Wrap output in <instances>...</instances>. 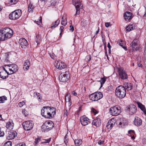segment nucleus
<instances>
[{
  "mask_svg": "<svg viewBox=\"0 0 146 146\" xmlns=\"http://www.w3.org/2000/svg\"><path fill=\"white\" fill-rule=\"evenodd\" d=\"M125 88L122 86H118L115 90V94L119 98L122 99L124 98L126 95Z\"/></svg>",
  "mask_w": 146,
  "mask_h": 146,
  "instance_id": "1",
  "label": "nucleus"
},
{
  "mask_svg": "<svg viewBox=\"0 0 146 146\" xmlns=\"http://www.w3.org/2000/svg\"><path fill=\"white\" fill-rule=\"evenodd\" d=\"M1 36L3 37L1 41H4L10 38L13 34L12 30L9 28H4L2 29Z\"/></svg>",
  "mask_w": 146,
  "mask_h": 146,
  "instance_id": "2",
  "label": "nucleus"
},
{
  "mask_svg": "<svg viewBox=\"0 0 146 146\" xmlns=\"http://www.w3.org/2000/svg\"><path fill=\"white\" fill-rule=\"evenodd\" d=\"M54 126V123L51 121L45 122L41 126V129L43 131H48L51 130Z\"/></svg>",
  "mask_w": 146,
  "mask_h": 146,
  "instance_id": "3",
  "label": "nucleus"
},
{
  "mask_svg": "<svg viewBox=\"0 0 146 146\" xmlns=\"http://www.w3.org/2000/svg\"><path fill=\"white\" fill-rule=\"evenodd\" d=\"M21 14V10L20 9H18L11 13L9 15V18L11 20H16L19 18Z\"/></svg>",
  "mask_w": 146,
  "mask_h": 146,
  "instance_id": "4",
  "label": "nucleus"
},
{
  "mask_svg": "<svg viewBox=\"0 0 146 146\" xmlns=\"http://www.w3.org/2000/svg\"><path fill=\"white\" fill-rule=\"evenodd\" d=\"M103 97V94L100 92H97L93 93L89 96L90 99L94 101H97L101 99Z\"/></svg>",
  "mask_w": 146,
  "mask_h": 146,
  "instance_id": "5",
  "label": "nucleus"
},
{
  "mask_svg": "<svg viewBox=\"0 0 146 146\" xmlns=\"http://www.w3.org/2000/svg\"><path fill=\"white\" fill-rule=\"evenodd\" d=\"M5 67L8 68L9 72V74H13L16 72L18 69V67L17 65L14 64H7L4 66Z\"/></svg>",
  "mask_w": 146,
  "mask_h": 146,
  "instance_id": "6",
  "label": "nucleus"
},
{
  "mask_svg": "<svg viewBox=\"0 0 146 146\" xmlns=\"http://www.w3.org/2000/svg\"><path fill=\"white\" fill-rule=\"evenodd\" d=\"M118 70L119 76L121 80H124L127 78L128 75L123 67L118 68Z\"/></svg>",
  "mask_w": 146,
  "mask_h": 146,
  "instance_id": "7",
  "label": "nucleus"
},
{
  "mask_svg": "<svg viewBox=\"0 0 146 146\" xmlns=\"http://www.w3.org/2000/svg\"><path fill=\"white\" fill-rule=\"evenodd\" d=\"M22 125L25 130L29 131L33 128L34 123L31 121H27L23 123Z\"/></svg>",
  "mask_w": 146,
  "mask_h": 146,
  "instance_id": "8",
  "label": "nucleus"
},
{
  "mask_svg": "<svg viewBox=\"0 0 146 146\" xmlns=\"http://www.w3.org/2000/svg\"><path fill=\"white\" fill-rule=\"evenodd\" d=\"M110 112L112 115H117L121 112L120 108L119 107L116 106L112 107L110 109Z\"/></svg>",
  "mask_w": 146,
  "mask_h": 146,
  "instance_id": "9",
  "label": "nucleus"
},
{
  "mask_svg": "<svg viewBox=\"0 0 146 146\" xmlns=\"http://www.w3.org/2000/svg\"><path fill=\"white\" fill-rule=\"evenodd\" d=\"M69 77V72L66 71L65 73H62L60 74L59 76V79L61 82H66L68 80Z\"/></svg>",
  "mask_w": 146,
  "mask_h": 146,
  "instance_id": "10",
  "label": "nucleus"
},
{
  "mask_svg": "<svg viewBox=\"0 0 146 146\" xmlns=\"http://www.w3.org/2000/svg\"><path fill=\"white\" fill-rule=\"evenodd\" d=\"M137 107L133 104H131L127 107V111L130 115L135 114L137 112Z\"/></svg>",
  "mask_w": 146,
  "mask_h": 146,
  "instance_id": "11",
  "label": "nucleus"
},
{
  "mask_svg": "<svg viewBox=\"0 0 146 146\" xmlns=\"http://www.w3.org/2000/svg\"><path fill=\"white\" fill-rule=\"evenodd\" d=\"M4 67L0 68V77L3 79L6 78L10 75L9 72L5 70Z\"/></svg>",
  "mask_w": 146,
  "mask_h": 146,
  "instance_id": "12",
  "label": "nucleus"
},
{
  "mask_svg": "<svg viewBox=\"0 0 146 146\" xmlns=\"http://www.w3.org/2000/svg\"><path fill=\"white\" fill-rule=\"evenodd\" d=\"M72 3L74 5L76 9V13L74 15H79L80 13V7L81 6L80 0H72Z\"/></svg>",
  "mask_w": 146,
  "mask_h": 146,
  "instance_id": "13",
  "label": "nucleus"
},
{
  "mask_svg": "<svg viewBox=\"0 0 146 146\" xmlns=\"http://www.w3.org/2000/svg\"><path fill=\"white\" fill-rule=\"evenodd\" d=\"M48 114L50 115V119L52 118L55 115L56 113V109L55 108L51 107H46Z\"/></svg>",
  "mask_w": 146,
  "mask_h": 146,
  "instance_id": "14",
  "label": "nucleus"
},
{
  "mask_svg": "<svg viewBox=\"0 0 146 146\" xmlns=\"http://www.w3.org/2000/svg\"><path fill=\"white\" fill-rule=\"evenodd\" d=\"M56 64L55 67L59 70H62L64 69L67 67L66 64L63 62H62L60 60L57 61L56 62Z\"/></svg>",
  "mask_w": 146,
  "mask_h": 146,
  "instance_id": "15",
  "label": "nucleus"
},
{
  "mask_svg": "<svg viewBox=\"0 0 146 146\" xmlns=\"http://www.w3.org/2000/svg\"><path fill=\"white\" fill-rule=\"evenodd\" d=\"M20 46L23 49H25L28 46V44L27 41L24 38H21L19 42Z\"/></svg>",
  "mask_w": 146,
  "mask_h": 146,
  "instance_id": "16",
  "label": "nucleus"
},
{
  "mask_svg": "<svg viewBox=\"0 0 146 146\" xmlns=\"http://www.w3.org/2000/svg\"><path fill=\"white\" fill-rule=\"evenodd\" d=\"M80 121L82 124L83 126H86L90 123L89 119L85 116L81 117Z\"/></svg>",
  "mask_w": 146,
  "mask_h": 146,
  "instance_id": "17",
  "label": "nucleus"
},
{
  "mask_svg": "<svg viewBox=\"0 0 146 146\" xmlns=\"http://www.w3.org/2000/svg\"><path fill=\"white\" fill-rule=\"evenodd\" d=\"M138 40L135 39L133 40L131 44V46L133 51H137L139 49L138 46Z\"/></svg>",
  "mask_w": 146,
  "mask_h": 146,
  "instance_id": "18",
  "label": "nucleus"
},
{
  "mask_svg": "<svg viewBox=\"0 0 146 146\" xmlns=\"http://www.w3.org/2000/svg\"><path fill=\"white\" fill-rule=\"evenodd\" d=\"M42 115L46 118L50 119V115L48 114V112L46 107H44L41 110Z\"/></svg>",
  "mask_w": 146,
  "mask_h": 146,
  "instance_id": "19",
  "label": "nucleus"
},
{
  "mask_svg": "<svg viewBox=\"0 0 146 146\" xmlns=\"http://www.w3.org/2000/svg\"><path fill=\"white\" fill-rule=\"evenodd\" d=\"M115 121L114 119L109 120L107 123L106 127L108 129H111L115 125Z\"/></svg>",
  "mask_w": 146,
  "mask_h": 146,
  "instance_id": "20",
  "label": "nucleus"
},
{
  "mask_svg": "<svg viewBox=\"0 0 146 146\" xmlns=\"http://www.w3.org/2000/svg\"><path fill=\"white\" fill-rule=\"evenodd\" d=\"M133 123L135 126H139L142 125V120L138 117H135L133 121Z\"/></svg>",
  "mask_w": 146,
  "mask_h": 146,
  "instance_id": "21",
  "label": "nucleus"
},
{
  "mask_svg": "<svg viewBox=\"0 0 146 146\" xmlns=\"http://www.w3.org/2000/svg\"><path fill=\"white\" fill-rule=\"evenodd\" d=\"M132 15V13L129 11H127L124 13L123 17L125 20L128 21L131 19Z\"/></svg>",
  "mask_w": 146,
  "mask_h": 146,
  "instance_id": "22",
  "label": "nucleus"
},
{
  "mask_svg": "<svg viewBox=\"0 0 146 146\" xmlns=\"http://www.w3.org/2000/svg\"><path fill=\"white\" fill-rule=\"evenodd\" d=\"M92 124L97 127H99L101 124L100 119L99 118L94 119L93 121Z\"/></svg>",
  "mask_w": 146,
  "mask_h": 146,
  "instance_id": "23",
  "label": "nucleus"
},
{
  "mask_svg": "<svg viewBox=\"0 0 146 146\" xmlns=\"http://www.w3.org/2000/svg\"><path fill=\"white\" fill-rule=\"evenodd\" d=\"M137 103L138 107L143 111V113L146 115V110L145 106L140 102H137Z\"/></svg>",
  "mask_w": 146,
  "mask_h": 146,
  "instance_id": "24",
  "label": "nucleus"
},
{
  "mask_svg": "<svg viewBox=\"0 0 146 146\" xmlns=\"http://www.w3.org/2000/svg\"><path fill=\"white\" fill-rule=\"evenodd\" d=\"M14 124L12 120H11L7 122L6 124V127L9 129H12L14 126Z\"/></svg>",
  "mask_w": 146,
  "mask_h": 146,
  "instance_id": "25",
  "label": "nucleus"
},
{
  "mask_svg": "<svg viewBox=\"0 0 146 146\" xmlns=\"http://www.w3.org/2000/svg\"><path fill=\"white\" fill-rule=\"evenodd\" d=\"M30 65V61L28 60H25L24 64L23 69L24 70H27L29 69Z\"/></svg>",
  "mask_w": 146,
  "mask_h": 146,
  "instance_id": "26",
  "label": "nucleus"
},
{
  "mask_svg": "<svg viewBox=\"0 0 146 146\" xmlns=\"http://www.w3.org/2000/svg\"><path fill=\"white\" fill-rule=\"evenodd\" d=\"M60 20L58 19L54 22L52 23L51 25L50 28L53 29L54 28L56 27H57L60 23Z\"/></svg>",
  "mask_w": 146,
  "mask_h": 146,
  "instance_id": "27",
  "label": "nucleus"
},
{
  "mask_svg": "<svg viewBox=\"0 0 146 146\" xmlns=\"http://www.w3.org/2000/svg\"><path fill=\"white\" fill-rule=\"evenodd\" d=\"M17 134L16 132L15 131L10 132L9 135V137H10V139H13L16 137Z\"/></svg>",
  "mask_w": 146,
  "mask_h": 146,
  "instance_id": "28",
  "label": "nucleus"
},
{
  "mask_svg": "<svg viewBox=\"0 0 146 146\" xmlns=\"http://www.w3.org/2000/svg\"><path fill=\"white\" fill-rule=\"evenodd\" d=\"M135 133V131L133 130H130L128 131L129 135L131 136L132 139H135V137L134 135Z\"/></svg>",
  "mask_w": 146,
  "mask_h": 146,
  "instance_id": "29",
  "label": "nucleus"
},
{
  "mask_svg": "<svg viewBox=\"0 0 146 146\" xmlns=\"http://www.w3.org/2000/svg\"><path fill=\"white\" fill-rule=\"evenodd\" d=\"M34 8V6L30 3L28 6V11L29 12H32Z\"/></svg>",
  "mask_w": 146,
  "mask_h": 146,
  "instance_id": "30",
  "label": "nucleus"
},
{
  "mask_svg": "<svg viewBox=\"0 0 146 146\" xmlns=\"http://www.w3.org/2000/svg\"><path fill=\"white\" fill-rule=\"evenodd\" d=\"M125 87L127 86L126 89L128 90H131L132 88V84L131 83H125Z\"/></svg>",
  "mask_w": 146,
  "mask_h": 146,
  "instance_id": "31",
  "label": "nucleus"
},
{
  "mask_svg": "<svg viewBox=\"0 0 146 146\" xmlns=\"http://www.w3.org/2000/svg\"><path fill=\"white\" fill-rule=\"evenodd\" d=\"M82 140L80 139H76L74 141V143L76 145L79 146L82 144Z\"/></svg>",
  "mask_w": 146,
  "mask_h": 146,
  "instance_id": "32",
  "label": "nucleus"
},
{
  "mask_svg": "<svg viewBox=\"0 0 146 146\" xmlns=\"http://www.w3.org/2000/svg\"><path fill=\"white\" fill-rule=\"evenodd\" d=\"M106 81V78L105 77L102 78H101V80L100 81H98L100 82L101 83V87L100 88L102 87L103 84Z\"/></svg>",
  "mask_w": 146,
  "mask_h": 146,
  "instance_id": "33",
  "label": "nucleus"
},
{
  "mask_svg": "<svg viewBox=\"0 0 146 146\" xmlns=\"http://www.w3.org/2000/svg\"><path fill=\"white\" fill-rule=\"evenodd\" d=\"M8 3L11 5L16 4L18 1V0H8Z\"/></svg>",
  "mask_w": 146,
  "mask_h": 146,
  "instance_id": "34",
  "label": "nucleus"
},
{
  "mask_svg": "<svg viewBox=\"0 0 146 146\" xmlns=\"http://www.w3.org/2000/svg\"><path fill=\"white\" fill-rule=\"evenodd\" d=\"M132 25H130L127 26L126 28V31H131L133 29H134Z\"/></svg>",
  "mask_w": 146,
  "mask_h": 146,
  "instance_id": "35",
  "label": "nucleus"
},
{
  "mask_svg": "<svg viewBox=\"0 0 146 146\" xmlns=\"http://www.w3.org/2000/svg\"><path fill=\"white\" fill-rule=\"evenodd\" d=\"M7 99V98L5 96H3L0 97V103L4 102V101L6 100Z\"/></svg>",
  "mask_w": 146,
  "mask_h": 146,
  "instance_id": "36",
  "label": "nucleus"
},
{
  "mask_svg": "<svg viewBox=\"0 0 146 146\" xmlns=\"http://www.w3.org/2000/svg\"><path fill=\"white\" fill-rule=\"evenodd\" d=\"M66 101L67 102H69L70 100V96L69 94L68 93L65 96Z\"/></svg>",
  "mask_w": 146,
  "mask_h": 146,
  "instance_id": "37",
  "label": "nucleus"
},
{
  "mask_svg": "<svg viewBox=\"0 0 146 146\" xmlns=\"http://www.w3.org/2000/svg\"><path fill=\"white\" fill-rule=\"evenodd\" d=\"M36 42L37 43V45H38V44H39V41L40 40V36L39 35H36Z\"/></svg>",
  "mask_w": 146,
  "mask_h": 146,
  "instance_id": "38",
  "label": "nucleus"
},
{
  "mask_svg": "<svg viewBox=\"0 0 146 146\" xmlns=\"http://www.w3.org/2000/svg\"><path fill=\"white\" fill-rule=\"evenodd\" d=\"M91 59V56L90 55H87L85 58V60L87 62H88Z\"/></svg>",
  "mask_w": 146,
  "mask_h": 146,
  "instance_id": "39",
  "label": "nucleus"
},
{
  "mask_svg": "<svg viewBox=\"0 0 146 146\" xmlns=\"http://www.w3.org/2000/svg\"><path fill=\"white\" fill-rule=\"evenodd\" d=\"M12 143L11 141H9L5 143L4 146H11Z\"/></svg>",
  "mask_w": 146,
  "mask_h": 146,
  "instance_id": "40",
  "label": "nucleus"
},
{
  "mask_svg": "<svg viewBox=\"0 0 146 146\" xmlns=\"http://www.w3.org/2000/svg\"><path fill=\"white\" fill-rule=\"evenodd\" d=\"M66 15L65 14H64L62 17V21H61V23H63V21L65 20H67Z\"/></svg>",
  "mask_w": 146,
  "mask_h": 146,
  "instance_id": "41",
  "label": "nucleus"
},
{
  "mask_svg": "<svg viewBox=\"0 0 146 146\" xmlns=\"http://www.w3.org/2000/svg\"><path fill=\"white\" fill-rule=\"evenodd\" d=\"M50 5L51 6H54L56 3V2L55 0H51L50 1Z\"/></svg>",
  "mask_w": 146,
  "mask_h": 146,
  "instance_id": "42",
  "label": "nucleus"
},
{
  "mask_svg": "<svg viewBox=\"0 0 146 146\" xmlns=\"http://www.w3.org/2000/svg\"><path fill=\"white\" fill-rule=\"evenodd\" d=\"M51 138H50L49 139H44V141L42 142V143H49L51 141Z\"/></svg>",
  "mask_w": 146,
  "mask_h": 146,
  "instance_id": "43",
  "label": "nucleus"
},
{
  "mask_svg": "<svg viewBox=\"0 0 146 146\" xmlns=\"http://www.w3.org/2000/svg\"><path fill=\"white\" fill-rule=\"evenodd\" d=\"M144 57L145 60H146V42L145 43V48H144Z\"/></svg>",
  "mask_w": 146,
  "mask_h": 146,
  "instance_id": "44",
  "label": "nucleus"
},
{
  "mask_svg": "<svg viewBox=\"0 0 146 146\" xmlns=\"http://www.w3.org/2000/svg\"><path fill=\"white\" fill-rule=\"evenodd\" d=\"M91 112L94 113V114L95 115L98 113V111L94 108H92L91 109Z\"/></svg>",
  "mask_w": 146,
  "mask_h": 146,
  "instance_id": "45",
  "label": "nucleus"
},
{
  "mask_svg": "<svg viewBox=\"0 0 146 146\" xmlns=\"http://www.w3.org/2000/svg\"><path fill=\"white\" fill-rule=\"evenodd\" d=\"M4 135V131L1 129V128H0V137H3Z\"/></svg>",
  "mask_w": 146,
  "mask_h": 146,
  "instance_id": "46",
  "label": "nucleus"
},
{
  "mask_svg": "<svg viewBox=\"0 0 146 146\" xmlns=\"http://www.w3.org/2000/svg\"><path fill=\"white\" fill-rule=\"evenodd\" d=\"M40 140V138H37L35 139V143L36 144H37Z\"/></svg>",
  "mask_w": 146,
  "mask_h": 146,
  "instance_id": "47",
  "label": "nucleus"
},
{
  "mask_svg": "<svg viewBox=\"0 0 146 146\" xmlns=\"http://www.w3.org/2000/svg\"><path fill=\"white\" fill-rule=\"evenodd\" d=\"M16 146H26V145L24 143H20L17 144Z\"/></svg>",
  "mask_w": 146,
  "mask_h": 146,
  "instance_id": "48",
  "label": "nucleus"
},
{
  "mask_svg": "<svg viewBox=\"0 0 146 146\" xmlns=\"http://www.w3.org/2000/svg\"><path fill=\"white\" fill-rule=\"evenodd\" d=\"M25 104V103L24 101L20 102L19 103V106L20 107H22Z\"/></svg>",
  "mask_w": 146,
  "mask_h": 146,
  "instance_id": "49",
  "label": "nucleus"
},
{
  "mask_svg": "<svg viewBox=\"0 0 146 146\" xmlns=\"http://www.w3.org/2000/svg\"><path fill=\"white\" fill-rule=\"evenodd\" d=\"M125 42L124 41L122 40H121L119 41V45L121 46H124L125 44Z\"/></svg>",
  "mask_w": 146,
  "mask_h": 146,
  "instance_id": "50",
  "label": "nucleus"
},
{
  "mask_svg": "<svg viewBox=\"0 0 146 146\" xmlns=\"http://www.w3.org/2000/svg\"><path fill=\"white\" fill-rule=\"evenodd\" d=\"M22 113L25 115V116H27V111L23 109L22 110Z\"/></svg>",
  "mask_w": 146,
  "mask_h": 146,
  "instance_id": "51",
  "label": "nucleus"
},
{
  "mask_svg": "<svg viewBox=\"0 0 146 146\" xmlns=\"http://www.w3.org/2000/svg\"><path fill=\"white\" fill-rule=\"evenodd\" d=\"M64 28V27L63 26H61L60 27V35L62 34V33L63 32V30Z\"/></svg>",
  "mask_w": 146,
  "mask_h": 146,
  "instance_id": "52",
  "label": "nucleus"
},
{
  "mask_svg": "<svg viewBox=\"0 0 146 146\" xmlns=\"http://www.w3.org/2000/svg\"><path fill=\"white\" fill-rule=\"evenodd\" d=\"M67 23V20H64V21H63V23H61V24L62 25H63L64 26H65L66 25Z\"/></svg>",
  "mask_w": 146,
  "mask_h": 146,
  "instance_id": "53",
  "label": "nucleus"
},
{
  "mask_svg": "<svg viewBox=\"0 0 146 146\" xmlns=\"http://www.w3.org/2000/svg\"><path fill=\"white\" fill-rule=\"evenodd\" d=\"M104 141L100 140L98 142V143L99 145H102L103 144V143H104Z\"/></svg>",
  "mask_w": 146,
  "mask_h": 146,
  "instance_id": "54",
  "label": "nucleus"
},
{
  "mask_svg": "<svg viewBox=\"0 0 146 146\" xmlns=\"http://www.w3.org/2000/svg\"><path fill=\"white\" fill-rule=\"evenodd\" d=\"M70 30L72 32H73L74 31V28L73 26L72 25H70Z\"/></svg>",
  "mask_w": 146,
  "mask_h": 146,
  "instance_id": "55",
  "label": "nucleus"
},
{
  "mask_svg": "<svg viewBox=\"0 0 146 146\" xmlns=\"http://www.w3.org/2000/svg\"><path fill=\"white\" fill-rule=\"evenodd\" d=\"M2 30H0V40L1 41V40L2 39V38H2L3 37L1 36V35L3 34L2 33Z\"/></svg>",
  "mask_w": 146,
  "mask_h": 146,
  "instance_id": "56",
  "label": "nucleus"
},
{
  "mask_svg": "<svg viewBox=\"0 0 146 146\" xmlns=\"http://www.w3.org/2000/svg\"><path fill=\"white\" fill-rule=\"evenodd\" d=\"M110 23H106L105 24V26L107 27L110 26Z\"/></svg>",
  "mask_w": 146,
  "mask_h": 146,
  "instance_id": "57",
  "label": "nucleus"
},
{
  "mask_svg": "<svg viewBox=\"0 0 146 146\" xmlns=\"http://www.w3.org/2000/svg\"><path fill=\"white\" fill-rule=\"evenodd\" d=\"M65 138V137H64V142L66 144V143L68 142V138H66V139Z\"/></svg>",
  "mask_w": 146,
  "mask_h": 146,
  "instance_id": "58",
  "label": "nucleus"
},
{
  "mask_svg": "<svg viewBox=\"0 0 146 146\" xmlns=\"http://www.w3.org/2000/svg\"><path fill=\"white\" fill-rule=\"evenodd\" d=\"M54 54L53 53L50 54V56L53 59H54Z\"/></svg>",
  "mask_w": 146,
  "mask_h": 146,
  "instance_id": "59",
  "label": "nucleus"
},
{
  "mask_svg": "<svg viewBox=\"0 0 146 146\" xmlns=\"http://www.w3.org/2000/svg\"><path fill=\"white\" fill-rule=\"evenodd\" d=\"M72 94L74 96H76L77 95V93L75 91H73L72 92Z\"/></svg>",
  "mask_w": 146,
  "mask_h": 146,
  "instance_id": "60",
  "label": "nucleus"
},
{
  "mask_svg": "<svg viewBox=\"0 0 146 146\" xmlns=\"http://www.w3.org/2000/svg\"><path fill=\"white\" fill-rule=\"evenodd\" d=\"M67 116H68L67 111V110H66L64 111V117H67Z\"/></svg>",
  "mask_w": 146,
  "mask_h": 146,
  "instance_id": "61",
  "label": "nucleus"
},
{
  "mask_svg": "<svg viewBox=\"0 0 146 146\" xmlns=\"http://www.w3.org/2000/svg\"><path fill=\"white\" fill-rule=\"evenodd\" d=\"M119 125H121V127H122V126L125 125V123H122V122H120L119 123Z\"/></svg>",
  "mask_w": 146,
  "mask_h": 146,
  "instance_id": "62",
  "label": "nucleus"
},
{
  "mask_svg": "<svg viewBox=\"0 0 146 146\" xmlns=\"http://www.w3.org/2000/svg\"><path fill=\"white\" fill-rule=\"evenodd\" d=\"M138 66L139 67H142L143 65L141 63H139L137 64Z\"/></svg>",
  "mask_w": 146,
  "mask_h": 146,
  "instance_id": "63",
  "label": "nucleus"
},
{
  "mask_svg": "<svg viewBox=\"0 0 146 146\" xmlns=\"http://www.w3.org/2000/svg\"><path fill=\"white\" fill-rule=\"evenodd\" d=\"M108 47L109 48V49H110H110H111V46L110 45V43L109 42H108Z\"/></svg>",
  "mask_w": 146,
  "mask_h": 146,
  "instance_id": "64",
  "label": "nucleus"
}]
</instances>
